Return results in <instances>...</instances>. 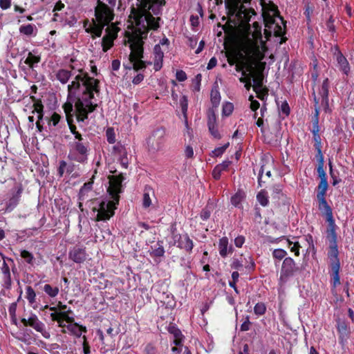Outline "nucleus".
Instances as JSON below:
<instances>
[{
	"instance_id": "f257e3e1",
	"label": "nucleus",
	"mask_w": 354,
	"mask_h": 354,
	"mask_svg": "<svg viewBox=\"0 0 354 354\" xmlns=\"http://www.w3.org/2000/svg\"><path fill=\"white\" fill-rule=\"evenodd\" d=\"M165 4V0H141L137 8H131L129 20L135 28L127 37L131 53L129 56V63L124 64L127 69L133 68L137 71L146 68L145 62L142 60L143 39L147 38L149 30H157L159 28L158 21L160 18L153 17L151 13L159 15Z\"/></svg>"
},
{
	"instance_id": "f03ea898",
	"label": "nucleus",
	"mask_w": 354,
	"mask_h": 354,
	"mask_svg": "<svg viewBox=\"0 0 354 354\" xmlns=\"http://www.w3.org/2000/svg\"><path fill=\"white\" fill-rule=\"evenodd\" d=\"M71 68L82 73V69L77 68L75 66L71 65ZM97 88L98 81L88 77L86 73L77 75L74 80L68 85V99L76 98L75 107L79 122H84L88 118V114L95 109L97 104L92 102V99L93 92H97Z\"/></svg>"
},
{
	"instance_id": "7ed1b4c3",
	"label": "nucleus",
	"mask_w": 354,
	"mask_h": 354,
	"mask_svg": "<svg viewBox=\"0 0 354 354\" xmlns=\"http://www.w3.org/2000/svg\"><path fill=\"white\" fill-rule=\"evenodd\" d=\"M124 178L122 175L109 176V186L107 189L111 200L102 201L98 207H94L93 211L97 212L96 221H107L114 214L117 205L120 200V194L122 192V182Z\"/></svg>"
},
{
	"instance_id": "20e7f679",
	"label": "nucleus",
	"mask_w": 354,
	"mask_h": 354,
	"mask_svg": "<svg viewBox=\"0 0 354 354\" xmlns=\"http://www.w3.org/2000/svg\"><path fill=\"white\" fill-rule=\"evenodd\" d=\"M250 0H225V6L230 20L239 27L247 28L254 12L248 10L244 3H248ZM263 9L266 8L265 0H258Z\"/></svg>"
},
{
	"instance_id": "39448f33",
	"label": "nucleus",
	"mask_w": 354,
	"mask_h": 354,
	"mask_svg": "<svg viewBox=\"0 0 354 354\" xmlns=\"http://www.w3.org/2000/svg\"><path fill=\"white\" fill-rule=\"evenodd\" d=\"M240 48L250 59L261 60L266 50L265 42L262 39L261 30L248 32L241 39Z\"/></svg>"
},
{
	"instance_id": "423d86ee",
	"label": "nucleus",
	"mask_w": 354,
	"mask_h": 354,
	"mask_svg": "<svg viewBox=\"0 0 354 354\" xmlns=\"http://www.w3.org/2000/svg\"><path fill=\"white\" fill-rule=\"evenodd\" d=\"M96 21L93 20L92 24L84 23V27L87 32L92 34L93 37H100L104 27L108 25L113 19V10L105 3H100L95 8Z\"/></svg>"
},
{
	"instance_id": "0eeeda50",
	"label": "nucleus",
	"mask_w": 354,
	"mask_h": 354,
	"mask_svg": "<svg viewBox=\"0 0 354 354\" xmlns=\"http://www.w3.org/2000/svg\"><path fill=\"white\" fill-rule=\"evenodd\" d=\"M89 144L86 138L81 134H76V140L70 144L68 158L79 162H84L87 160Z\"/></svg>"
},
{
	"instance_id": "6e6552de",
	"label": "nucleus",
	"mask_w": 354,
	"mask_h": 354,
	"mask_svg": "<svg viewBox=\"0 0 354 354\" xmlns=\"http://www.w3.org/2000/svg\"><path fill=\"white\" fill-rule=\"evenodd\" d=\"M165 141V129L158 128L154 130L147 140L148 150L151 153L158 152L163 149Z\"/></svg>"
},
{
	"instance_id": "1a4fd4ad",
	"label": "nucleus",
	"mask_w": 354,
	"mask_h": 354,
	"mask_svg": "<svg viewBox=\"0 0 354 354\" xmlns=\"http://www.w3.org/2000/svg\"><path fill=\"white\" fill-rule=\"evenodd\" d=\"M299 268L296 266L295 261L290 257H286L282 263L280 277H279V285L283 286L289 279L290 277H292Z\"/></svg>"
},
{
	"instance_id": "9d476101",
	"label": "nucleus",
	"mask_w": 354,
	"mask_h": 354,
	"mask_svg": "<svg viewBox=\"0 0 354 354\" xmlns=\"http://www.w3.org/2000/svg\"><path fill=\"white\" fill-rule=\"evenodd\" d=\"M21 321L24 326H29L40 333L44 338L49 339L50 337V333L46 330L45 324L39 319L35 314L31 313L28 319L22 318Z\"/></svg>"
},
{
	"instance_id": "9b49d317",
	"label": "nucleus",
	"mask_w": 354,
	"mask_h": 354,
	"mask_svg": "<svg viewBox=\"0 0 354 354\" xmlns=\"http://www.w3.org/2000/svg\"><path fill=\"white\" fill-rule=\"evenodd\" d=\"M270 15H272V17H270V19L268 21V19H265V21L268 24V22L271 24V26H268L270 28H272L274 33L276 36H281L283 34V28L278 24L277 22H276L277 19H279L283 24V21L282 18L279 15V12L276 7L273 6L270 10ZM285 26V25H283Z\"/></svg>"
},
{
	"instance_id": "f8f14e48",
	"label": "nucleus",
	"mask_w": 354,
	"mask_h": 354,
	"mask_svg": "<svg viewBox=\"0 0 354 354\" xmlns=\"http://www.w3.org/2000/svg\"><path fill=\"white\" fill-rule=\"evenodd\" d=\"M172 239L174 240V244L178 248L183 249L188 252H192L194 247V243L187 234H174Z\"/></svg>"
},
{
	"instance_id": "ddd939ff",
	"label": "nucleus",
	"mask_w": 354,
	"mask_h": 354,
	"mask_svg": "<svg viewBox=\"0 0 354 354\" xmlns=\"http://www.w3.org/2000/svg\"><path fill=\"white\" fill-rule=\"evenodd\" d=\"M119 29L113 25L106 29V34L103 37L102 41V46L104 52H106L110 49L113 44V40L116 38Z\"/></svg>"
},
{
	"instance_id": "4468645a",
	"label": "nucleus",
	"mask_w": 354,
	"mask_h": 354,
	"mask_svg": "<svg viewBox=\"0 0 354 354\" xmlns=\"http://www.w3.org/2000/svg\"><path fill=\"white\" fill-rule=\"evenodd\" d=\"M87 257V254L84 249L78 247H74L69 252V258L77 263L84 262Z\"/></svg>"
},
{
	"instance_id": "2eb2a0df",
	"label": "nucleus",
	"mask_w": 354,
	"mask_h": 354,
	"mask_svg": "<svg viewBox=\"0 0 354 354\" xmlns=\"http://www.w3.org/2000/svg\"><path fill=\"white\" fill-rule=\"evenodd\" d=\"M154 63L153 68L156 71L161 69L162 67V59L164 57L163 50L160 44H156L153 48Z\"/></svg>"
},
{
	"instance_id": "dca6fc26",
	"label": "nucleus",
	"mask_w": 354,
	"mask_h": 354,
	"mask_svg": "<svg viewBox=\"0 0 354 354\" xmlns=\"http://www.w3.org/2000/svg\"><path fill=\"white\" fill-rule=\"evenodd\" d=\"M337 329L339 335V342L344 344L347 340L349 336L350 330L348 325L344 322L338 321L337 324Z\"/></svg>"
},
{
	"instance_id": "f3484780",
	"label": "nucleus",
	"mask_w": 354,
	"mask_h": 354,
	"mask_svg": "<svg viewBox=\"0 0 354 354\" xmlns=\"http://www.w3.org/2000/svg\"><path fill=\"white\" fill-rule=\"evenodd\" d=\"M218 250L220 255L223 257H225L229 254L232 253L233 248L231 245H229L227 237H223L219 240Z\"/></svg>"
},
{
	"instance_id": "a211bd4d",
	"label": "nucleus",
	"mask_w": 354,
	"mask_h": 354,
	"mask_svg": "<svg viewBox=\"0 0 354 354\" xmlns=\"http://www.w3.org/2000/svg\"><path fill=\"white\" fill-rule=\"evenodd\" d=\"M41 61V56L37 51L28 52L24 63L33 69Z\"/></svg>"
},
{
	"instance_id": "6ab92c4d",
	"label": "nucleus",
	"mask_w": 354,
	"mask_h": 354,
	"mask_svg": "<svg viewBox=\"0 0 354 354\" xmlns=\"http://www.w3.org/2000/svg\"><path fill=\"white\" fill-rule=\"evenodd\" d=\"M67 330L77 337H80L82 333L87 331L85 326H81L77 323H74V322L67 325Z\"/></svg>"
},
{
	"instance_id": "aec40b11",
	"label": "nucleus",
	"mask_w": 354,
	"mask_h": 354,
	"mask_svg": "<svg viewBox=\"0 0 354 354\" xmlns=\"http://www.w3.org/2000/svg\"><path fill=\"white\" fill-rule=\"evenodd\" d=\"M336 59L339 65V69L345 74L348 75L350 72V66L347 59L343 55L338 51L336 54Z\"/></svg>"
},
{
	"instance_id": "412c9836",
	"label": "nucleus",
	"mask_w": 354,
	"mask_h": 354,
	"mask_svg": "<svg viewBox=\"0 0 354 354\" xmlns=\"http://www.w3.org/2000/svg\"><path fill=\"white\" fill-rule=\"evenodd\" d=\"M21 193H22V188H21V187H19L17 188V192L9 199V201L7 203L6 211L10 212L16 207V205L18 204V202L21 198Z\"/></svg>"
},
{
	"instance_id": "4be33fe9",
	"label": "nucleus",
	"mask_w": 354,
	"mask_h": 354,
	"mask_svg": "<svg viewBox=\"0 0 354 354\" xmlns=\"http://www.w3.org/2000/svg\"><path fill=\"white\" fill-rule=\"evenodd\" d=\"M328 222V228L327 230L328 237L330 241V243H337V234L335 232V223L333 218L330 219H327Z\"/></svg>"
},
{
	"instance_id": "5701e85b",
	"label": "nucleus",
	"mask_w": 354,
	"mask_h": 354,
	"mask_svg": "<svg viewBox=\"0 0 354 354\" xmlns=\"http://www.w3.org/2000/svg\"><path fill=\"white\" fill-rule=\"evenodd\" d=\"M319 201V209L320 210H324L326 219H330L333 217L332 209L330 206L328 205L325 196L317 197Z\"/></svg>"
},
{
	"instance_id": "b1692460",
	"label": "nucleus",
	"mask_w": 354,
	"mask_h": 354,
	"mask_svg": "<svg viewBox=\"0 0 354 354\" xmlns=\"http://www.w3.org/2000/svg\"><path fill=\"white\" fill-rule=\"evenodd\" d=\"M328 257L331 261V267L337 264L340 265L338 259V250L337 243L330 244Z\"/></svg>"
},
{
	"instance_id": "393cba45",
	"label": "nucleus",
	"mask_w": 354,
	"mask_h": 354,
	"mask_svg": "<svg viewBox=\"0 0 354 354\" xmlns=\"http://www.w3.org/2000/svg\"><path fill=\"white\" fill-rule=\"evenodd\" d=\"M37 29L34 24H27L21 26L19 28V32L26 36H36Z\"/></svg>"
},
{
	"instance_id": "a878e982",
	"label": "nucleus",
	"mask_w": 354,
	"mask_h": 354,
	"mask_svg": "<svg viewBox=\"0 0 354 354\" xmlns=\"http://www.w3.org/2000/svg\"><path fill=\"white\" fill-rule=\"evenodd\" d=\"M71 72L66 69H59L55 73L56 79L62 84H65L71 76Z\"/></svg>"
},
{
	"instance_id": "bb28decb",
	"label": "nucleus",
	"mask_w": 354,
	"mask_h": 354,
	"mask_svg": "<svg viewBox=\"0 0 354 354\" xmlns=\"http://www.w3.org/2000/svg\"><path fill=\"white\" fill-rule=\"evenodd\" d=\"M245 192L242 190H239L234 195L231 197V203L236 207H241V202L245 198Z\"/></svg>"
},
{
	"instance_id": "cd10ccee",
	"label": "nucleus",
	"mask_w": 354,
	"mask_h": 354,
	"mask_svg": "<svg viewBox=\"0 0 354 354\" xmlns=\"http://www.w3.org/2000/svg\"><path fill=\"white\" fill-rule=\"evenodd\" d=\"M180 106L182 110V113L184 118L185 119V124L187 125V109H188V100L187 97L185 95H183L180 99Z\"/></svg>"
},
{
	"instance_id": "c85d7f7f",
	"label": "nucleus",
	"mask_w": 354,
	"mask_h": 354,
	"mask_svg": "<svg viewBox=\"0 0 354 354\" xmlns=\"http://www.w3.org/2000/svg\"><path fill=\"white\" fill-rule=\"evenodd\" d=\"M318 158L319 164L317 167V174L320 180L327 179L326 174L324 169V156H317Z\"/></svg>"
},
{
	"instance_id": "c756f323",
	"label": "nucleus",
	"mask_w": 354,
	"mask_h": 354,
	"mask_svg": "<svg viewBox=\"0 0 354 354\" xmlns=\"http://www.w3.org/2000/svg\"><path fill=\"white\" fill-rule=\"evenodd\" d=\"M211 102L213 106L217 107L221 101V95L217 88H213L211 91Z\"/></svg>"
},
{
	"instance_id": "7c9ffc66",
	"label": "nucleus",
	"mask_w": 354,
	"mask_h": 354,
	"mask_svg": "<svg viewBox=\"0 0 354 354\" xmlns=\"http://www.w3.org/2000/svg\"><path fill=\"white\" fill-rule=\"evenodd\" d=\"M328 189L327 179L320 180L318 185V192L317 197L325 196Z\"/></svg>"
},
{
	"instance_id": "2f4dec72",
	"label": "nucleus",
	"mask_w": 354,
	"mask_h": 354,
	"mask_svg": "<svg viewBox=\"0 0 354 354\" xmlns=\"http://www.w3.org/2000/svg\"><path fill=\"white\" fill-rule=\"evenodd\" d=\"M253 89L258 93L263 86V77L261 75H257L252 78Z\"/></svg>"
},
{
	"instance_id": "473e14b6",
	"label": "nucleus",
	"mask_w": 354,
	"mask_h": 354,
	"mask_svg": "<svg viewBox=\"0 0 354 354\" xmlns=\"http://www.w3.org/2000/svg\"><path fill=\"white\" fill-rule=\"evenodd\" d=\"M44 291L50 297H55L59 293L57 287H53L50 284H45Z\"/></svg>"
},
{
	"instance_id": "72a5a7b5",
	"label": "nucleus",
	"mask_w": 354,
	"mask_h": 354,
	"mask_svg": "<svg viewBox=\"0 0 354 354\" xmlns=\"http://www.w3.org/2000/svg\"><path fill=\"white\" fill-rule=\"evenodd\" d=\"M26 298L28 301L30 305H32L35 302L36 293L31 286H27L26 288Z\"/></svg>"
},
{
	"instance_id": "f704fd0d",
	"label": "nucleus",
	"mask_w": 354,
	"mask_h": 354,
	"mask_svg": "<svg viewBox=\"0 0 354 354\" xmlns=\"http://www.w3.org/2000/svg\"><path fill=\"white\" fill-rule=\"evenodd\" d=\"M319 94L322 97L323 101L328 100V80L326 79L324 80L322 87L319 91Z\"/></svg>"
},
{
	"instance_id": "c9c22d12",
	"label": "nucleus",
	"mask_w": 354,
	"mask_h": 354,
	"mask_svg": "<svg viewBox=\"0 0 354 354\" xmlns=\"http://www.w3.org/2000/svg\"><path fill=\"white\" fill-rule=\"evenodd\" d=\"M34 110L32 113H37V121H39L42 120L43 118V109L44 106L41 104V101H37L33 104Z\"/></svg>"
},
{
	"instance_id": "e433bc0d",
	"label": "nucleus",
	"mask_w": 354,
	"mask_h": 354,
	"mask_svg": "<svg viewBox=\"0 0 354 354\" xmlns=\"http://www.w3.org/2000/svg\"><path fill=\"white\" fill-rule=\"evenodd\" d=\"M120 155L119 158V161L122 166V167L127 169L129 165V160L127 158V152L124 148H122L120 151Z\"/></svg>"
},
{
	"instance_id": "4c0bfd02",
	"label": "nucleus",
	"mask_w": 354,
	"mask_h": 354,
	"mask_svg": "<svg viewBox=\"0 0 354 354\" xmlns=\"http://www.w3.org/2000/svg\"><path fill=\"white\" fill-rule=\"evenodd\" d=\"M313 140L315 142V147L317 150V156H323L322 152V139L319 134L313 135Z\"/></svg>"
},
{
	"instance_id": "58836bf2",
	"label": "nucleus",
	"mask_w": 354,
	"mask_h": 354,
	"mask_svg": "<svg viewBox=\"0 0 354 354\" xmlns=\"http://www.w3.org/2000/svg\"><path fill=\"white\" fill-rule=\"evenodd\" d=\"M340 268V265H335L333 267H331L332 271H333V283L334 286H336L337 285L340 283V279L339 276V271Z\"/></svg>"
},
{
	"instance_id": "ea45409f",
	"label": "nucleus",
	"mask_w": 354,
	"mask_h": 354,
	"mask_svg": "<svg viewBox=\"0 0 354 354\" xmlns=\"http://www.w3.org/2000/svg\"><path fill=\"white\" fill-rule=\"evenodd\" d=\"M64 111L66 113V119L69 120L73 116L72 112L73 110V106L72 102H67L63 105Z\"/></svg>"
},
{
	"instance_id": "a19ab883",
	"label": "nucleus",
	"mask_w": 354,
	"mask_h": 354,
	"mask_svg": "<svg viewBox=\"0 0 354 354\" xmlns=\"http://www.w3.org/2000/svg\"><path fill=\"white\" fill-rule=\"evenodd\" d=\"M208 128L213 129V126H216V116L213 110H210L208 112V120H207Z\"/></svg>"
},
{
	"instance_id": "79ce46f5",
	"label": "nucleus",
	"mask_w": 354,
	"mask_h": 354,
	"mask_svg": "<svg viewBox=\"0 0 354 354\" xmlns=\"http://www.w3.org/2000/svg\"><path fill=\"white\" fill-rule=\"evenodd\" d=\"M71 313V310L59 312V319L65 321L68 324L74 322V318L68 315V313Z\"/></svg>"
},
{
	"instance_id": "37998d69",
	"label": "nucleus",
	"mask_w": 354,
	"mask_h": 354,
	"mask_svg": "<svg viewBox=\"0 0 354 354\" xmlns=\"http://www.w3.org/2000/svg\"><path fill=\"white\" fill-rule=\"evenodd\" d=\"M257 199L258 202L262 205V206H266L268 203V198L266 194V192L261 191L260 192L257 196Z\"/></svg>"
},
{
	"instance_id": "c03bdc74",
	"label": "nucleus",
	"mask_w": 354,
	"mask_h": 354,
	"mask_svg": "<svg viewBox=\"0 0 354 354\" xmlns=\"http://www.w3.org/2000/svg\"><path fill=\"white\" fill-rule=\"evenodd\" d=\"M266 310V305L263 303H257L254 308V312L257 315H263Z\"/></svg>"
},
{
	"instance_id": "a18cd8bd",
	"label": "nucleus",
	"mask_w": 354,
	"mask_h": 354,
	"mask_svg": "<svg viewBox=\"0 0 354 354\" xmlns=\"http://www.w3.org/2000/svg\"><path fill=\"white\" fill-rule=\"evenodd\" d=\"M21 257L25 259V261L29 263L32 264L34 257L33 255L29 252L28 250H23L21 251Z\"/></svg>"
},
{
	"instance_id": "49530a36",
	"label": "nucleus",
	"mask_w": 354,
	"mask_h": 354,
	"mask_svg": "<svg viewBox=\"0 0 354 354\" xmlns=\"http://www.w3.org/2000/svg\"><path fill=\"white\" fill-rule=\"evenodd\" d=\"M288 244L289 247L290 248V251L294 252L296 256L299 255V248L300 245L298 242H292L290 241L289 239H287Z\"/></svg>"
},
{
	"instance_id": "de8ad7c7",
	"label": "nucleus",
	"mask_w": 354,
	"mask_h": 354,
	"mask_svg": "<svg viewBox=\"0 0 354 354\" xmlns=\"http://www.w3.org/2000/svg\"><path fill=\"white\" fill-rule=\"evenodd\" d=\"M233 110H234V105L231 102H225L223 105L222 112H223V114L226 116L230 115L232 113Z\"/></svg>"
},
{
	"instance_id": "09e8293b",
	"label": "nucleus",
	"mask_w": 354,
	"mask_h": 354,
	"mask_svg": "<svg viewBox=\"0 0 354 354\" xmlns=\"http://www.w3.org/2000/svg\"><path fill=\"white\" fill-rule=\"evenodd\" d=\"M2 257L3 259V262L1 267V272L3 274L5 278H6L7 279H10V272L9 266L5 260V257L3 255Z\"/></svg>"
},
{
	"instance_id": "8fccbe9b",
	"label": "nucleus",
	"mask_w": 354,
	"mask_h": 354,
	"mask_svg": "<svg viewBox=\"0 0 354 354\" xmlns=\"http://www.w3.org/2000/svg\"><path fill=\"white\" fill-rule=\"evenodd\" d=\"M228 147L229 143H226L222 147L216 148L214 151H212L213 156L216 157L221 156Z\"/></svg>"
},
{
	"instance_id": "3c124183",
	"label": "nucleus",
	"mask_w": 354,
	"mask_h": 354,
	"mask_svg": "<svg viewBox=\"0 0 354 354\" xmlns=\"http://www.w3.org/2000/svg\"><path fill=\"white\" fill-rule=\"evenodd\" d=\"M286 251L283 249H276L273 251L272 253L273 257L279 260L282 259L286 255Z\"/></svg>"
},
{
	"instance_id": "603ef678",
	"label": "nucleus",
	"mask_w": 354,
	"mask_h": 354,
	"mask_svg": "<svg viewBox=\"0 0 354 354\" xmlns=\"http://www.w3.org/2000/svg\"><path fill=\"white\" fill-rule=\"evenodd\" d=\"M151 254L155 257H162L165 254L164 248L162 245H159L158 248H154L152 250Z\"/></svg>"
},
{
	"instance_id": "864d4df0",
	"label": "nucleus",
	"mask_w": 354,
	"mask_h": 354,
	"mask_svg": "<svg viewBox=\"0 0 354 354\" xmlns=\"http://www.w3.org/2000/svg\"><path fill=\"white\" fill-rule=\"evenodd\" d=\"M176 77L178 81L183 82L187 80V75L185 71L179 70L176 71Z\"/></svg>"
},
{
	"instance_id": "5fc2aeb1",
	"label": "nucleus",
	"mask_w": 354,
	"mask_h": 354,
	"mask_svg": "<svg viewBox=\"0 0 354 354\" xmlns=\"http://www.w3.org/2000/svg\"><path fill=\"white\" fill-rule=\"evenodd\" d=\"M223 171L216 165L212 171V176L215 180H218L221 178V173Z\"/></svg>"
},
{
	"instance_id": "6e6d98bb",
	"label": "nucleus",
	"mask_w": 354,
	"mask_h": 354,
	"mask_svg": "<svg viewBox=\"0 0 354 354\" xmlns=\"http://www.w3.org/2000/svg\"><path fill=\"white\" fill-rule=\"evenodd\" d=\"M210 215L211 211L207 207L204 208L201 212V218L203 221L207 220L209 218Z\"/></svg>"
},
{
	"instance_id": "4d7b16f0",
	"label": "nucleus",
	"mask_w": 354,
	"mask_h": 354,
	"mask_svg": "<svg viewBox=\"0 0 354 354\" xmlns=\"http://www.w3.org/2000/svg\"><path fill=\"white\" fill-rule=\"evenodd\" d=\"M151 204V201L148 193L143 195L142 205L145 207H149Z\"/></svg>"
},
{
	"instance_id": "13d9d810",
	"label": "nucleus",
	"mask_w": 354,
	"mask_h": 354,
	"mask_svg": "<svg viewBox=\"0 0 354 354\" xmlns=\"http://www.w3.org/2000/svg\"><path fill=\"white\" fill-rule=\"evenodd\" d=\"M82 339H83V344H82L83 352L84 354H89L91 351H90V346L87 342L86 337L85 335H84L82 337Z\"/></svg>"
},
{
	"instance_id": "bf43d9fd",
	"label": "nucleus",
	"mask_w": 354,
	"mask_h": 354,
	"mask_svg": "<svg viewBox=\"0 0 354 354\" xmlns=\"http://www.w3.org/2000/svg\"><path fill=\"white\" fill-rule=\"evenodd\" d=\"M209 131L210 133L212 134V136L214 138L220 139L221 138V136L219 133L218 130L217 129V125L216 126H213V129H212V127L209 128Z\"/></svg>"
},
{
	"instance_id": "052dcab7",
	"label": "nucleus",
	"mask_w": 354,
	"mask_h": 354,
	"mask_svg": "<svg viewBox=\"0 0 354 354\" xmlns=\"http://www.w3.org/2000/svg\"><path fill=\"white\" fill-rule=\"evenodd\" d=\"M60 118L61 117L58 113H54L50 118V124L52 123L53 126H56L59 123Z\"/></svg>"
},
{
	"instance_id": "680f3d73",
	"label": "nucleus",
	"mask_w": 354,
	"mask_h": 354,
	"mask_svg": "<svg viewBox=\"0 0 354 354\" xmlns=\"http://www.w3.org/2000/svg\"><path fill=\"white\" fill-rule=\"evenodd\" d=\"M250 100L251 101L250 109L253 111H256L259 108V106H260L259 102L257 100H254L253 97L252 95L250 96Z\"/></svg>"
},
{
	"instance_id": "e2e57ef3",
	"label": "nucleus",
	"mask_w": 354,
	"mask_h": 354,
	"mask_svg": "<svg viewBox=\"0 0 354 354\" xmlns=\"http://www.w3.org/2000/svg\"><path fill=\"white\" fill-rule=\"evenodd\" d=\"M106 136H107V141L113 144L115 142V138H114V133L113 132V130L111 129H108L106 131Z\"/></svg>"
},
{
	"instance_id": "0e129e2a",
	"label": "nucleus",
	"mask_w": 354,
	"mask_h": 354,
	"mask_svg": "<svg viewBox=\"0 0 354 354\" xmlns=\"http://www.w3.org/2000/svg\"><path fill=\"white\" fill-rule=\"evenodd\" d=\"M67 164L64 160H62L59 162V167L58 169V173L60 176H62L65 172Z\"/></svg>"
},
{
	"instance_id": "69168bd1",
	"label": "nucleus",
	"mask_w": 354,
	"mask_h": 354,
	"mask_svg": "<svg viewBox=\"0 0 354 354\" xmlns=\"http://www.w3.org/2000/svg\"><path fill=\"white\" fill-rule=\"evenodd\" d=\"M245 242V238L243 236H239L234 239V244L237 248H241Z\"/></svg>"
},
{
	"instance_id": "338daca9",
	"label": "nucleus",
	"mask_w": 354,
	"mask_h": 354,
	"mask_svg": "<svg viewBox=\"0 0 354 354\" xmlns=\"http://www.w3.org/2000/svg\"><path fill=\"white\" fill-rule=\"evenodd\" d=\"M11 6V0H0V8L6 10Z\"/></svg>"
},
{
	"instance_id": "774afa93",
	"label": "nucleus",
	"mask_w": 354,
	"mask_h": 354,
	"mask_svg": "<svg viewBox=\"0 0 354 354\" xmlns=\"http://www.w3.org/2000/svg\"><path fill=\"white\" fill-rule=\"evenodd\" d=\"M185 156L188 158H191L194 156V150L191 146H187L185 150Z\"/></svg>"
}]
</instances>
